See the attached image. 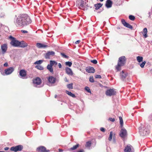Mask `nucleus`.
Segmentation results:
<instances>
[{"label": "nucleus", "mask_w": 152, "mask_h": 152, "mask_svg": "<svg viewBox=\"0 0 152 152\" xmlns=\"http://www.w3.org/2000/svg\"><path fill=\"white\" fill-rule=\"evenodd\" d=\"M145 63H146L145 61H144V62H143L141 63H139V65L141 68H143V67H144Z\"/></svg>", "instance_id": "obj_37"}, {"label": "nucleus", "mask_w": 152, "mask_h": 152, "mask_svg": "<svg viewBox=\"0 0 152 152\" xmlns=\"http://www.w3.org/2000/svg\"><path fill=\"white\" fill-rule=\"evenodd\" d=\"M21 31L23 33H27L28 32L27 31H26V30H22Z\"/></svg>", "instance_id": "obj_47"}, {"label": "nucleus", "mask_w": 152, "mask_h": 152, "mask_svg": "<svg viewBox=\"0 0 152 152\" xmlns=\"http://www.w3.org/2000/svg\"><path fill=\"white\" fill-rule=\"evenodd\" d=\"M14 23L17 27H24L31 23L30 17L26 14L18 16L15 19Z\"/></svg>", "instance_id": "obj_1"}, {"label": "nucleus", "mask_w": 152, "mask_h": 152, "mask_svg": "<svg viewBox=\"0 0 152 152\" xmlns=\"http://www.w3.org/2000/svg\"><path fill=\"white\" fill-rule=\"evenodd\" d=\"M28 46V44L23 41L19 42L18 47L20 48H25Z\"/></svg>", "instance_id": "obj_18"}, {"label": "nucleus", "mask_w": 152, "mask_h": 152, "mask_svg": "<svg viewBox=\"0 0 152 152\" xmlns=\"http://www.w3.org/2000/svg\"><path fill=\"white\" fill-rule=\"evenodd\" d=\"M143 32L144 34H143V36L145 38H146L147 37V29L146 28H145L143 29Z\"/></svg>", "instance_id": "obj_26"}, {"label": "nucleus", "mask_w": 152, "mask_h": 152, "mask_svg": "<svg viewBox=\"0 0 152 152\" xmlns=\"http://www.w3.org/2000/svg\"><path fill=\"white\" fill-rule=\"evenodd\" d=\"M8 66V63H5L4 64V66Z\"/></svg>", "instance_id": "obj_48"}, {"label": "nucleus", "mask_w": 152, "mask_h": 152, "mask_svg": "<svg viewBox=\"0 0 152 152\" xmlns=\"http://www.w3.org/2000/svg\"><path fill=\"white\" fill-rule=\"evenodd\" d=\"M131 150V149L130 147L129 146H126L124 149L125 152H130Z\"/></svg>", "instance_id": "obj_24"}, {"label": "nucleus", "mask_w": 152, "mask_h": 152, "mask_svg": "<svg viewBox=\"0 0 152 152\" xmlns=\"http://www.w3.org/2000/svg\"><path fill=\"white\" fill-rule=\"evenodd\" d=\"M113 4V1L111 0H107L105 3V7L108 8L111 7Z\"/></svg>", "instance_id": "obj_17"}, {"label": "nucleus", "mask_w": 152, "mask_h": 152, "mask_svg": "<svg viewBox=\"0 0 152 152\" xmlns=\"http://www.w3.org/2000/svg\"><path fill=\"white\" fill-rule=\"evenodd\" d=\"M109 120L110 121H111L112 122H114L115 120L114 118H109Z\"/></svg>", "instance_id": "obj_44"}, {"label": "nucleus", "mask_w": 152, "mask_h": 152, "mask_svg": "<svg viewBox=\"0 0 152 152\" xmlns=\"http://www.w3.org/2000/svg\"><path fill=\"white\" fill-rule=\"evenodd\" d=\"M68 80H67V79H66V82H68Z\"/></svg>", "instance_id": "obj_55"}, {"label": "nucleus", "mask_w": 152, "mask_h": 152, "mask_svg": "<svg viewBox=\"0 0 152 152\" xmlns=\"http://www.w3.org/2000/svg\"><path fill=\"white\" fill-rule=\"evenodd\" d=\"M0 152H4V151H0Z\"/></svg>", "instance_id": "obj_57"}, {"label": "nucleus", "mask_w": 152, "mask_h": 152, "mask_svg": "<svg viewBox=\"0 0 152 152\" xmlns=\"http://www.w3.org/2000/svg\"><path fill=\"white\" fill-rule=\"evenodd\" d=\"M57 64V63L55 61H50V64H48L47 66V69L51 73H53V69L52 66H54L56 67Z\"/></svg>", "instance_id": "obj_4"}, {"label": "nucleus", "mask_w": 152, "mask_h": 152, "mask_svg": "<svg viewBox=\"0 0 152 152\" xmlns=\"http://www.w3.org/2000/svg\"><path fill=\"white\" fill-rule=\"evenodd\" d=\"M9 148L8 147H6L4 148V150L7 151L9 149Z\"/></svg>", "instance_id": "obj_51"}, {"label": "nucleus", "mask_w": 152, "mask_h": 152, "mask_svg": "<svg viewBox=\"0 0 152 152\" xmlns=\"http://www.w3.org/2000/svg\"><path fill=\"white\" fill-rule=\"evenodd\" d=\"M87 2V0H79L77 3L79 8L82 9L87 6L86 4Z\"/></svg>", "instance_id": "obj_5"}, {"label": "nucleus", "mask_w": 152, "mask_h": 152, "mask_svg": "<svg viewBox=\"0 0 152 152\" xmlns=\"http://www.w3.org/2000/svg\"><path fill=\"white\" fill-rule=\"evenodd\" d=\"M43 62V61L42 60H39L38 61H37L35 62L34 64H38L39 65L41 64Z\"/></svg>", "instance_id": "obj_33"}, {"label": "nucleus", "mask_w": 152, "mask_h": 152, "mask_svg": "<svg viewBox=\"0 0 152 152\" xmlns=\"http://www.w3.org/2000/svg\"><path fill=\"white\" fill-rule=\"evenodd\" d=\"M121 21L122 23L126 27L131 29H132L133 28L132 26L126 22L124 19H122Z\"/></svg>", "instance_id": "obj_14"}, {"label": "nucleus", "mask_w": 152, "mask_h": 152, "mask_svg": "<svg viewBox=\"0 0 152 152\" xmlns=\"http://www.w3.org/2000/svg\"><path fill=\"white\" fill-rule=\"evenodd\" d=\"M14 68L13 67H10L4 70V72H1V74L3 76L8 75L11 74L14 71Z\"/></svg>", "instance_id": "obj_7"}, {"label": "nucleus", "mask_w": 152, "mask_h": 152, "mask_svg": "<svg viewBox=\"0 0 152 152\" xmlns=\"http://www.w3.org/2000/svg\"><path fill=\"white\" fill-rule=\"evenodd\" d=\"M63 150L62 149H59V152H62Z\"/></svg>", "instance_id": "obj_52"}, {"label": "nucleus", "mask_w": 152, "mask_h": 152, "mask_svg": "<svg viewBox=\"0 0 152 152\" xmlns=\"http://www.w3.org/2000/svg\"><path fill=\"white\" fill-rule=\"evenodd\" d=\"M127 135L126 130L124 128H122L120 131L119 135L122 138H124Z\"/></svg>", "instance_id": "obj_11"}, {"label": "nucleus", "mask_w": 152, "mask_h": 152, "mask_svg": "<svg viewBox=\"0 0 152 152\" xmlns=\"http://www.w3.org/2000/svg\"><path fill=\"white\" fill-rule=\"evenodd\" d=\"M113 135V132H111L110 133V136L108 138V140L109 141H111L112 139Z\"/></svg>", "instance_id": "obj_34"}, {"label": "nucleus", "mask_w": 152, "mask_h": 152, "mask_svg": "<svg viewBox=\"0 0 152 152\" xmlns=\"http://www.w3.org/2000/svg\"><path fill=\"white\" fill-rule=\"evenodd\" d=\"M36 46L39 48H45L48 47L47 45H44L40 43H37L36 44Z\"/></svg>", "instance_id": "obj_21"}, {"label": "nucleus", "mask_w": 152, "mask_h": 152, "mask_svg": "<svg viewBox=\"0 0 152 152\" xmlns=\"http://www.w3.org/2000/svg\"><path fill=\"white\" fill-rule=\"evenodd\" d=\"M137 59L139 62H140L142 61L143 57L141 56H138L137 58Z\"/></svg>", "instance_id": "obj_31"}, {"label": "nucleus", "mask_w": 152, "mask_h": 152, "mask_svg": "<svg viewBox=\"0 0 152 152\" xmlns=\"http://www.w3.org/2000/svg\"><path fill=\"white\" fill-rule=\"evenodd\" d=\"M65 71L66 73L68 75H72L73 74V73L71 70L70 68L68 67H66L65 68Z\"/></svg>", "instance_id": "obj_22"}, {"label": "nucleus", "mask_w": 152, "mask_h": 152, "mask_svg": "<svg viewBox=\"0 0 152 152\" xmlns=\"http://www.w3.org/2000/svg\"><path fill=\"white\" fill-rule=\"evenodd\" d=\"M23 149V146L21 145H19L16 146L12 147L10 150L15 152L18 151H20Z\"/></svg>", "instance_id": "obj_8"}, {"label": "nucleus", "mask_w": 152, "mask_h": 152, "mask_svg": "<svg viewBox=\"0 0 152 152\" xmlns=\"http://www.w3.org/2000/svg\"><path fill=\"white\" fill-rule=\"evenodd\" d=\"M140 134L142 136H145L148 134L149 132L148 128H147L143 126L142 125L139 128Z\"/></svg>", "instance_id": "obj_3"}, {"label": "nucleus", "mask_w": 152, "mask_h": 152, "mask_svg": "<svg viewBox=\"0 0 152 152\" xmlns=\"http://www.w3.org/2000/svg\"><path fill=\"white\" fill-rule=\"evenodd\" d=\"M61 54L63 57L65 58H68V56L66 55L65 54L63 53H61Z\"/></svg>", "instance_id": "obj_41"}, {"label": "nucleus", "mask_w": 152, "mask_h": 152, "mask_svg": "<svg viewBox=\"0 0 152 152\" xmlns=\"http://www.w3.org/2000/svg\"><path fill=\"white\" fill-rule=\"evenodd\" d=\"M100 1H103L104 0H99Z\"/></svg>", "instance_id": "obj_54"}, {"label": "nucleus", "mask_w": 152, "mask_h": 152, "mask_svg": "<svg viewBox=\"0 0 152 152\" xmlns=\"http://www.w3.org/2000/svg\"><path fill=\"white\" fill-rule=\"evenodd\" d=\"M1 49L3 53H5L7 49V46L6 44L3 45L1 46Z\"/></svg>", "instance_id": "obj_23"}, {"label": "nucleus", "mask_w": 152, "mask_h": 152, "mask_svg": "<svg viewBox=\"0 0 152 152\" xmlns=\"http://www.w3.org/2000/svg\"><path fill=\"white\" fill-rule=\"evenodd\" d=\"M19 75L20 76V78L23 79H26L27 78L26 77V72L24 69H21L20 70Z\"/></svg>", "instance_id": "obj_10"}, {"label": "nucleus", "mask_w": 152, "mask_h": 152, "mask_svg": "<svg viewBox=\"0 0 152 152\" xmlns=\"http://www.w3.org/2000/svg\"><path fill=\"white\" fill-rule=\"evenodd\" d=\"M125 63V57L122 56L120 57L118 61V64L116 66V69L118 71L121 69V67L123 66Z\"/></svg>", "instance_id": "obj_2"}, {"label": "nucleus", "mask_w": 152, "mask_h": 152, "mask_svg": "<svg viewBox=\"0 0 152 152\" xmlns=\"http://www.w3.org/2000/svg\"><path fill=\"white\" fill-rule=\"evenodd\" d=\"M102 5V4L101 3H98L95 4L94 6L95 7V9L96 10H98L100 7H101Z\"/></svg>", "instance_id": "obj_25"}, {"label": "nucleus", "mask_w": 152, "mask_h": 152, "mask_svg": "<svg viewBox=\"0 0 152 152\" xmlns=\"http://www.w3.org/2000/svg\"><path fill=\"white\" fill-rule=\"evenodd\" d=\"M129 18L130 20H134L135 19V17L133 15H130L129 16Z\"/></svg>", "instance_id": "obj_38"}, {"label": "nucleus", "mask_w": 152, "mask_h": 152, "mask_svg": "<svg viewBox=\"0 0 152 152\" xmlns=\"http://www.w3.org/2000/svg\"><path fill=\"white\" fill-rule=\"evenodd\" d=\"M113 142L114 143L115 142V140L114 139H113Z\"/></svg>", "instance_id": "obj_53"}, {"label": "nucleus", "mask_w": 152, "mask_h": 152, "mask_svg": "<svg viewBox=\"0 0 152 152\" xmlns=\"http://www.w3.org/2000/svg\"><path fill=\"white\" fill-rule=\"evenodd\" d=\"M85 90L88 93H91V91L89 88L87 86H86L85 88Z\"/></svg>", "instance_id": "obj_40"}, {"label": "nucleus", "mask_w": 152, "mask_h": 152, "mask_svg": "<svg viewBox=\"0 0 152 152\" xmlns=\"http://www.w3.org/2000/svg\"><path fill=\"white\" fill-rule=\"evenodd\" d=\"M65 64L66 66L70 67L72 64V63L71 62L67 61L65 62Z\"/></svg>", "instance_id": "obj_35"}, {"label": "nucleus", "mask_w": 152, "mask_h": 152, "mask_svg": "<svg viewBox=\"0 0 152 152\" xmlns=\"http://www.w3.org/2000/svg\"><path fill=\"white\" fill-rule=\"evenodd\" d=\"M119 119L121 126V128H123V119L122 118L121 116L119 117Z\"/></svg>", "instance_id": "obj_30"}, {"label": "nucleus", "mask_w": 152, "mask_h": 152, "mask_svg": "<svg viewBox=\"0 0 152 152\" xmlns=\"http://www.w3.org/2000/svg\"><path fill=\"white\" fill-rule=\"evenodd\" d=\"M79 146V145L77 144L73 146L72 148H70L69 149V150L73 151L76 149Z\"/></svg>", "instance_id": "obj_29"}, {"label": "nucleus", "mask_w": 152, "mask_h": 152, "mask_svg": "<svg viewBox=\"0 0 152 152\" xmlns=\"http://www.w3.org/2000/svg\"><path fill=\"white\" fill-rule=\"evenodd\" d=\"M67 88L70 89H72L73 88V84L71 83L67 85Z\"/></svg>", "instance_id": "obj_36"}, {"label": "nucleus", "mask_w": 152, "mask_h": 152, "mask_svg": "<svg viewBox=\"0 0 152 152\" xmlns=\"http://www.w3.org/2000/svg\"><path fill=\"white\" fill-rule=\"evenodd\" d=\"M58 66L59 68H61V63H59L58 64Z\"/></svg>", "instance_id": "obj_50"}, {"label": "nucleus", "mask_w": 152, "mask_h": 152, "mask_svg": "<svg viewBox=\"0 0 152 152\" xmlns=\"http://www.w3.org/2000/svg\"><path fill=\"white\" fill-rule=\"evenodd\" d=\"M37 151L38 152H48L49 150H47L46 148L43 146H41L37 148Z\"/></svg>", "instance_id": "obj_13"}, {"label": "nucleus", "mask_w": 152, "mask_h": 152, "mask_svg": "<svg viewBox=\"0 0 152 152\" xmlns=\"http://www.w3.org/2000/svg\"><path fill=\"white\" fill-rule=\"evenodd\" d=\"M89 81L91 83H93L94 82V80L93 77L92 76H90L89 78Z\"/></svg>", "instance_id": "obj_39"}, {"label": "nucleus", "mask_w": 152, "mask_h": 152, "mask_svg": "<svg viewBox=\"0 0 152 152\" xmlns=\"http://www.w3.org/2000/svg\"><path fill=\"white\" fill-rule=\"evenodd\" d=\"M56 96H57V95H56L55 96V98H56Z\"/></svg>", "instance_id": "obj_56"}, {"label": "nucleus", "mask_w": 152, "mask_h": 152, "mask_svg": "<svg viewBox=\"0 0 152 152\" xmlns=\"http://www.w3.org/2000/svg\"><path fill=\"white\" fill-rule=\"evenodd\" d=\"M55 54V52L53 51H48L45 55V58L46 59H49L50 56H53Z\"/></svg>", "instance_id": "obj_15"}, {"label": "nucleus", "mask_w": 152, "mask_h": 152, "mask_svg": "<svg viewBox=\"0 0 152 152\" xmlns=\"http://www.w3.org/2000/svg\"><path fill=\"white\" fill-rule=\"evenodd\" d=\"M100 130L101 131L103 132H104L105 131V129L103 127H101Z\"/></svg>", "instance_id": "obj_45"}, {"label": "nucleus", "mask_w": 152, "mask_h": 152, "mask_svg": "<svg viewBox=\"0 0 152 152\" xmlns=\"http://www.w3.org/2000/svg\"><path fill=\"white\" fill-rule=\"evenodd\" d=\"M95 77L96 78H101V76L99 75H96L95 76Z\"/></svg>", "instance_id": "obj_43"}, {"label": "nucleus", "mask_w": 152, "mask_h": 152, "mask_svg": "<svg viewBox=\"0 0 152 152\" xmlns=\"http://www.w3.org/2000/svg\"><path fill=\"white\" fill-rule=\"evenodd\" d=\"M86 71L89 73H94L95 72V70L94 68L91 66H88L86 68Z\"/></svg>", "instance_id": "obj_20"}, {"label": "nucleus", "mask_w": 152, "mask_h": 152, "mask_svg": "<svg viewBox=\"0 0 152 152\" xmlns=\"http://www.w3.org/2000/svg\"><path fill=\"white\" fill-rule=\"evenodd\" d=\"M91 145V141H88L86 142L85 145V147L89 148Z\"/></svg>", "instance_id": "obj_27"}, {"label": "nucleus", "mask_w": 152, "mask_h": 152, "mask_svg": "<svg viewBox=\"0 0 152 152\" xmlns=\"http://www.w3.org/2000/svg\"><path fill=\"white\" fill-rule=\"evenodd\" d=\"M66 93L68 94L69 96L72 97H75V95L72 93L71 92L69 91H66Z\"/></svg>", "instance_id": "obj_28"}, {"label": "nucleus", "mask_w": 152, "mask_h": 152, "mask_svg": "<svg viewBox=\"0 0 152 152\" xmlns=\"http://www.w3.org/2000/svg\"><path fill=\"white\" fill-rule=\"evenodd\" d=\"M33 83L34 84L39 85L41 83V80L39 77H37L33 80Z\"/></svg>", "instance_id": "obj_19"}, {"label": "nucleus", "mask_w": 152, "mask_h": 152, "mask_svg": "<svg viewBox=\"0 0 152 152\" xmlns=\"http://www.w3.org/2000/svg\"><path fill=\"white\" fill-rule=\"evenodd\" d=\"M91 63H93L94 64H96L97 63V60L96 59L91 60Z\"/></svg>", "instance_id": "obj_42"}, {"label": "nucleus", "mask_w": 152, "mask_h": 152, "mask_svg": "<svg viewBox=\"0 0 152 152\" xmlns=\"http://www.w3.org/2000/svg\"><path fill=\"white\" fill-rule=\"evenodd\" d=\"M48 80L49 82L48 83L49 84H48V85L50 86V85L52 86V84H54L55 83L56 80V78L53 76L49 77Z\"/></svg>", "instance_id": "obj_12"}, {"label": "nucleus", "mask_w": 152, "mask_h": 152, "mask_svg": "<svg viewBox=\"0 0 152 152\" xmlns=\"http://www.w3.org/2000/svg\"><path fill=\"white\" fill-rule=\"evenodd\" d=\"M72 152H84V150L83 149H81L80 150L77 151H73Z\"/></svg>", "instance_id": "obj_46"}, {"label": "nucleus", "mask_w": 152, "mask_h": 152, "mask_svg": "<svg viewBox=\"0 0 152 152\" xmlns=\"http://www.w3.org/2000/svg\"><path fill=\"white\" fill-rule=\"evenodd\" d=\"M9 38L12 39L10 43V44L14 47H18L19 41L11 36H10Z\"/></svg>", "instance_id": "obj_6"}, {"label": "nucleus", "mask_w": 152, "mask_h": 152, "mask_svg": "<svg viewBox=\"0 0 152 152\" xmlns=\"http://www.w3.org/2000/svg\"><path fill=\"white\" fill-rule=\"evenodd\" d=\"M116 92L114 89H110L106 91L105 94L107 96H111L115 95Z\"/></svg>", "instance_id": "obj_9"}, {"label": "nucleus", "mask_w": 152, "mask_h": 152, "mask_svg": "<svg viewBox=\"0 0 152 152\" xmlns=\"http://www.w3.org/2000/svg\"><path fill=\"white\" fill-rule=\"evenodd\" d=\"M34 86L35 87H37V86Z\"/></svg>", "instance_id": "obj_58"}, {"label": "nucleus", "mask_w": 152, "mask_h": 152, "mask_svg": "<svg viewBox=\"0 0 152 152\" xmlns=\"http://www.w3.org/2000/svg\"><path fill=\"white\" fill-rule=\"evenodd\" d=\"M35 67L37 69L40 70H43L44 69V68L41 65H36L35 66Z\"/></svg>", "instance_id": "obj_32"}, {"label": "nucleus", "mask_w": 152, "mask_h": 152, "mask_svg": "<svg viewBox=\"0 0 152 152\" xmlns=\"http://www.w3.org/2000/svg\"><path fill=\"white\" fill-rule=\"evenodd\" d=\"M127 73L123 71H122L120 73L121 79L123 80H124L127 76Z\"/></svg>", "instance_id": "obj_16"}, {"label": "nucleus", "mask_w": 152, "mask_h": 152, "mask_svg": "<svg viewBox=\"0 0 152 152\" xmlns=\"http://www.w3.org/2000/svg\"><path fill=\"white\" fill-rule=\"evenodd\" d=\"M80 40H78L76 41L75 43L76 44H78L80 42Z\"/></svg>", "instance_id": "obj_49"}]
</instances>
